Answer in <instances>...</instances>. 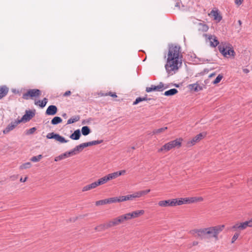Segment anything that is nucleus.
<instances>
[{"label":"nucleus","instance_id":"nucleus-1","mask_svg":"<svg viewBox=\"0 0 252 252\" xmlns=\"http://www.w3.org/2000/svg\"><path fill=\"white\" fill-rule=\"evenodd\" d=\"M183 55L179 45L171 44L169 46L165 68L169 76L176 74L181 67Z\"/></svg>","mask_w":252,"mask_h":252},{"label":"nucleus","instance_id":"nucleus-2","mask_svg":"<svg viewBox=\"0 0 252 252\" xmlns=\"http://www.w3.org/2000/svg\"><path fill=\"white\" fill-rule=\"evenodd\" d=\"M220 53L225 58H234L235 53L232 46L227 42H221L218 47Z\"/></svg>","mask_w":252,"mask_h":252},{"label":"nucleus","instance_id":"nucleus-3","mask_svg":"<svg viewBox=\"0 0 252 252\" xmlns=\"http://www.w3.org/2000/svg\"><path fill=\"white\" fill-rule=\"evenodd\" d=\"M224 224H220L216 226L205 227V235L212 236L216 240L218 239V236L224 228Z\"/></svg>","mask_w":252,"mask_h":252},{"label":"nucleus","instance_id":"nucleus-4","mask_svg":"<svg viewBox=\"0 0 252 252\" xmlns=\"http://www.w3.org/2000/svg\"><path fill=\"white\" fill-rule=\"evenodd\" d=\"M41 94V92L39 89H30L23 94L22 97L23 99L28 100L30 99H34L39 97Z\"/></svg>","mask_w":252,"mask_h":252},{"label":"nucleus","instance_id":"nucleus-5","mask_svg":"<svg viewBox=\"0 0 252 252\" xmlns=\"http://www.w3.org/2000/svg\"><path fill=\"white\" fill-rule=\"evenodd\" d=\"M248 227H252V218L244 222H237L232 226L231 228L235 231H241Z\"/></svg>","mask_w":252,"mask_h":252},{"label":"nucleus","instance_id":"nucleus-6","mask_svg":"<svg viewBox=\"0 0 252 252\" xmlns=\"http://www.w3.org/2000/svg\"><path fill=\"white\" fill-rule=\"evenodd\" d=\"M206 136L205 132L200 133L194 137L188 140L186 142L187 147H191L199 143Z\"/></svg>","mask_w":252,"mask_h":252},{"label":"nucleus","instance_id":"nucleus-7","mask_svg":"<svg viewBox=\"0 0 252 252\" xmlns=\"http://www.w3.org/2000/svg\"><path fill=\"white\" fill-rule=\"evenodd\" d=\"M150 191L151 190L150 189H148L134 192L132 194H128L126 195L127 200V201H133L136 198L141 197L147 194L150 192Z\"/></svg>","mask_w":252,"mask_h":252},{"label":"nucleus","instance_id":"nucleus-8","mask_svg":"<svg viewBox=\"0 0 252 252\" xmlns=\"http://www.w3.org/2000/svg\"><path fill=\"white\" fill-rule=\"evenodd\" d=\"M128 219V220L134 219L137 218H139L145 214V211L144 210H136L131 212L126 213Z\"/></svg>","mask_w":252,"mask_h":252},{"label":"nucleus","instance_id":"nucleus-9","mask_svg":"<svg viewBox=\"0 0 252 252\" xmlns=\"http://www.w3.org/2000/svg\"><path fill=\"white\" fill-rule=\"evenodd\" d=\"M203 198L201 196H194L184 198V204H193L203 201Z\"/></svg>","mask_w":252,"mask_h":252},{"label":"nucleus","instance_id":"nucleus-10","mask_svg":"<svg viewBox=\"0 0 252 252\" xmlns=\"http://www.w3.org/2000/svg\"><path fill=\"white\" fill-rule=\"evenodd\" d=\"M191 233L196 238L202 239L206 237L205 228L195 229L191 231Z\"/></svg>","mask_w":252,"mask_h":252},{"label":"nucleus","instance_id":"nucleus-11","mask_svg":"<svg viewBox=\"0 0 252 252\" xmlns=\"http://www.w3.org/2000/svg\"><path fill=\"white\" fill-rule=\"evenodd\" d=\"M158 205L159 207L161 208L174 207L173 199L160 200L158 202Z\"/></svg>","mask_w":252,"mask_h":252},{"label":"nucleus","instance_id":"nucleus-12","mask_svg":"<svg viewBox=\"0 0 252 252\" xmlns=\"http://www.w3.org/2000/svg\"><path fill=\"white\" fill-rule=\"evenodd\" d=\"M204 36L209 40L211 46L215 47L219 44V41L216 36L206 34H205Z\"/></svg>","mask_w":252,"mask_h":252},{"label":"nucleus","instance_id":"nucleus-13","mask_svg":"<svg viewBox=\"0 0 252 252\" xmlns=\"http://www.w3.org/2000/svg\"><path fill=\"white\" fill-rule=\"evenodd\" d=\"M126 171L125 170H122L120 171L114 172L113 173H109L107 174V176L108 177L109 180L111 181L114 179H116L118 177L124 175L126 174Z\"/></svg>","mask_w":252,"mask_h":252},{"label":"nucleus","instance_id":"nucleus-14","mask_svg":"<svg viewBox=\"0 0 252 252\" xmlns=\"http://www.w3.org/2000/svg\"><path fill=\"white\" fill-rule=\"evenodd\" d=\"M34 112L32 111H27L25 114L22 117L21 119H18L20 123L27 122L29 121L34 116Z\"/></svg>","mask_w":252,"mask_h":252},{"label":"nucleus","instance_id":"nucleus-15","mask_svg":"<svg viewBox=\"0 0 252 252\" xmlns=\"http://www.w3.org/2000/svg\"><path fill=\"white\" fill-rule=\"evenodd\" d=\"M173 146L170 141L166 143L162 146L158 150V153H165L173 149Z\"/></svg>","mask_w":252,"mask_h":252},{"label":"nucleus","instance_id":"nucleus-16","mask_svg":"<svg viewBox=\"0 0 252 252\" xmlns=\"http://www.w3.org/2000/svg\"><path fill=\"white\" fill-rule=\"evenodd\" d=\"M81 152V150L79 148V146H77L75 147L73 150H71L70 151L65 152L63 154V158H64L70 157L71 156L75 155L77 153Z\"/></svg>","mask_w":252,"mask_h":252},{"label":"nucleus","instance_id":"nucleus-17","mask_svg":"<svg viewBox=\"0 0 252 252\" xmlns=\"http://www.w3.org/2000/svg\"><path fill=\"white\" fill-rule=\"evenodd\" d=\"M20 122L19 120H15L14 122H11L8 126L3 130V133L6 134L10 131L13 130Z\"/></svg>","mask_w":252,"mask_h":252},{"label":"nucleus","instance_id":"nucleus-18","mask_svg":"<svg viewBox=\"0 0 252 252\" xmlns=\"http://www.w3.org/2000/svg\"><path fill=\"white\" fill-rule=\"evenodd\" d=\"M101 142H102V141L95 140V141H91V142H87V143H84L79 145L78 146L79 147V148H80L81 151H82L84 148H85L87 147L97 145V144L101 143Z\"/></svg>","mask_w":252,"mask_h":252},{"label":"nucleus","instance_id":"nucleus-19","mask_svg":"<svg viewBox=\"0 0 252 252\" xmlns=\"http://www.w3.org/2000/svg\"><path fill=\"white\" fill-rule=\"evenodd\" d=\"M118 225H119L118 223L117 219L116 217L109 220L104 224V226L106 228H109Z\"/></svg>","mask_w":252,"mask_h":252},{"label":"nucleus","instance_id":"nucleus-20","mask_svg":"<svg viewBox=\"0 0 252 252\" xmlns=\"http://www.w3.org/2000/svg\"><path fill=\"white\" fill-rule=\"evenodd\" d=\"M188 88L190 91L195 92L203 90L202 86H200V85L197 82H196V83L189 85L188 86Z\"/></svg>","mask_w":252,"mask_h":252},{"label":"nucleus","instance_id":"nucleus-21","mask_svg":"<svg viewBox=\"0 0 252 252\" xmlns=\"http://www.w3.org/2000/svg\"><path fill=\"white\" fill-rule=\"evenodd\" d=\"M183 139L182 138H176L175 140L170 141L171 144L172 145L173 149L177 148H180L182 146Z\"/></svg>","mask_w":252,"mask_h":252},{"label":"nucleus","instance_id":"nucleus-22","mask_svg":"<svg viewBox=\"0 0 252 252\" xmlns=\"http://www.w3.org/2000/svg\"><path fill=\"white\" fill-rule=\"evenodd\" d=\"M58 111L57 107L55 105H50L46 111V114L48 115H54Z\"/></svg>","mask_w":252,"mask_h":252},{"label":"nucleus","instance_id":"nucleus-23","mask_svg":"<svg viewBox=\"0 0 252 252\" xmlns=\"http://www.w3.org/2000/svg\"><path fill=\"white\" fill-rule=\"evenodd\" d=\"M97 187V185L96 183V182L95 181L93 183H92L90 184L84 186L82 189V192H86L89 190L94 189Z\"/></svg>","mask_w":252,"mask_h":252},{"label":"nucleus","instance_id":"nucleus-24","mask_svg":"<svg viewBox=\"0 0 252 252\" xmlns=\"http://www.w3.org/2000/svg\"><path fill=\"white\" fill-rule=\"evenodd\" d=\"M116 218L117 219V221L119 225L124 223L127 221H128V219L126 213L120 215Z\"/></svg>","mask_w":252,"mask_h":252},{"label":"nucleus","instance_id":"nucleus-25","mask_svg":"<svg viewBox=\"0 0 252 252\" xmlns=\"http://www.w3.org/2000/svg\"><path fill=\"white\" fill-rule=\"evenodd\" d=\"M209 15L212 16L214 19L218 22L222 19V17L218 10H212Z\"/></svg>","mask_w":252,"mask_h":252},{"label":"nucleus","instance_id":"nucleus-26","mask_svg":"<svg viewBox=\"0 0 252 252\" xmlns=\"http://www.w3.org/2000/svg\"><path fill=\"white\" fill-rule=\"evenodd\" d=\"M48 99L47 98H44L42 100H34V104L39 106L41 108L44 107L47 103Z\"/></svg>","mask_w":252,"mask_h":252},{"label":"nucleus","instance_id":"nucleus-27","mask_svg":"<svg viewBox=\"0 0 252 252\" xmlns=\"http://www.w3.org/2000/svg\"><path fill=\"white\" fill-rule=\"evenodd\" d=\"M109 181L108 177L106 175L99 179H98L96 182L97 187L102 185H103Z\"/></svg>","mask_w":252,"mask_h":252},{"label":"nucleus","instance_id":"nucleus-28","mask_svg":"<svg viewBox=\"0 0 252 252\" xmlns=\"http://www.w3.org/2000/svg\"><path fill=\"white\" fill-rule=\"evenodd\" d=\"M184 198H173V206L174 207L177 206H180L184 204Z\"/></svg>","mask_w":252,"mask_h":252},{"label":"nucleus","instance_id":"nucleus-29","mask_svg":"<svg viewBox=\"0 0 252 252\" xmlns=\"http://www.w3.org/2000/svg\"><path fill=\"white\" fill-rule=\"evenodd\" d=\"M8 92V88L5 86L0 87V99L5 96Z\"/></svg>","mask_w":252,"mask_h":252},{"label":"nucleus","instance_id":"nucleus-30","mask_svg":"<svg viewBox=\"0 0 252 252\" xmlns=\"http://www.w3.org/2000/svg\"><path fill=\"white\" fill-rule=\"evenodd\" d=\"M209 29L208 26L202 23H199L198 24V30L199 31L205 32H207Z\"/></svg>","mask_w":252,"mask_h":252},{"label":"nucleus","instance_id":"nucleus-31","mask_svg":"<svg viewBox=\"0 0 252 252\" xmlns=\"http://www.w3.org/2000/svg\"><path fill=\"white\" fill-rule=\"evenodd\" d=\"M178 91L176 89H172L167 91H165L164 93V95L165 96H172L175 95L178 93Z\"/></svg>","mask_w":252,"mask_h":252},{"label":"nucleus","instance_id":"nucleus-32","mask_svg":"<svg viewBox=\"0 0 252 252\" xmlns=\"http://www.w3.org/2000/svg\"><path fill=\"white\" fill-rule=\"evenodd\" d=\"M80 132L79 129L75 130L70 136V138L73 140H78L80 137Z\"/></svg>","mask_w":252,"mask_h":252},{"label":"nucleus","instance_id":"nucleus-33","mask_svg":"<svg viewBox=\"0 0 252 252\" xmlns=\"http://www.w3.org/2000/svg\"><path fill=\"white\" fill-rule=\"evenodd\" d=\"M32 167V163L30 162H27L26 163H24L22 164L19 166V169L20 170H24L26 169L30 168Z\"/></svg>","mask_w":252,"mask_h":252},{"label":"nucleus","instance_id":"nucleus-34","mask_svg":"<svg viewBox=\"0 0 252 252\" xmlns=\"http://www.w3.org/2000/svg\"><path fill=\"white\" fill-rule=\"evenodd\" d=\"M55 139L60 143H66L68 142L67 140H66L64 138L58 134H56L55 135Z\"/></svg>","mask_w":252,"mask_h":252},{"label":"nucleus","instance_id":"nucleus-35","mask_svg":"<svg viewBox=\"0 0 252 252\" xmlns=\"http://www.w3.org/2000/svg\"><path fill=\"white\" fill-rule=\"evenodd\" d=\"M157 91H162L163 90L168 88V86H165L163 83L160 82L158 85L156 86Z\"/></svg>","mask_w":252,"mask_h":252},{"label":"nucleus","instance_id":"nucleus-36","mask_svg":"<svg viewBox=\"0 0 252 252\" xmlns=\"http://www.w3.org/2000/svg\"><path fill=\"white\" fill-rule=\"evenodd\" d=\"M167 129V127H161V128H160L158 129H155L153 130V134H158L163 132Z\"/></svg>","mask_w":252,"mask_h":252},{"label":"nucleus","instance_id":"nucleus-37","mask_svg":"<svg viewBox=\"0 0 252 252\" xmlns=\"http://www.w3.org/2000/svg\"><path fill=\"white\" fill-rule=\"evenodd\" d=\"M79 119H80V117L79 116H76L74 117L71 118L69 119H68L67 121V124H71L74 123L78 121L79 120Z\"/></svg>","mask_w":252,"mask_h":252},{"label":"nucleus","instance_id":"nucleus-38","mask_svg":"<svg viewBox=\"0 0 252 252\" xmlns=\"http://www.w3.org/2000/svg\"><path fill=\"white\" fill-rule=\"evenodd\" d=\"M62 122V119L59 117H54L51 121V123L52 125H57L59 123H61Z\"/></svg>","mask_w":252,"mask_h":252},{"label":"nucleus","instance_id":"nucleus-39","mask_svg":"<svg viewBox=\"0 0 252 252\" xmlns=\"http://www.w3.org/2000/svg\"><path fill=\"white\" fill-rule=\"evenodd\" d=\"M82 133L84 135H87L90 133V129L87 126H83L82 128Z\"/></svg>","mask_w":252,"mask_h":252},{"label":"nucleus","instance_id":"nucleus-40","mask_svg":"<svg viewBox=\"0 0 252 252\" xmlns=\"http://www.w3.org/2000/svg\"><path fill=\"white\" fill-rule=\"evenodd\" d=\"M147 100H148V98H147V97H137L135 99V100L133 102V105H136V104H137L138 103H139V102H140L141 101H146Z\"/></svg>","mask_w":252,"mask_h":252},{"label":"nucleus","instance_id":"nucleus-41","mask_svg":"<svg viewBox=\"0 0 252 252\" xmlns=\"http://www.w3.org/2000/svg\"><path fill=\"white\" fill-rule=\"evenodd\" d=\"M107 203L108 204H111V203H115L118 202V198L117 197H110L107 198Z\"/></svg>","mask_w":252,"mask_h":252},{"label":"nucleus","instance_id":"nucleus-42","mask_svg":"<svg viewBox=\"0 0 252 252\" xmlns=\"http://www.w3.org/2000/svg\"><path fill=\"white\" fill-rule=\"evenodd\" d=\"M107 204V199L98 200L95 202V205L96 206H101Z\"/></svg>","mask_w":252,"mask_h":252},{"label":"nucleus","instance_id":"nucleus-43","mask_svg":"<svg viewBox=\"0 0 252 252\" xmlns=\"http://www.w3.org/2000/svg\"><path fill=\"white\" fill-rule=\"evenodd\" d=\"M42 158V156L41 155H39L37 156H34L31 158V160L32 162H38Z\"/></svg>","mask_w":252,"mask_h":252},{"label":"nucleus","instance_id":"nucleus-44","mask_svg":"<svg viewBox=\"0 0 252 252\" xmlns=\"http://www.w3.org/2000/svg\"><path fill=\"white\" fill-rule=\"evenodd\" d=\"M223 78V75L222 74H219L215 80L213 82V84H217L220 82Z\"/></svg>","mask_w":252,"mask_h":252},{"label":"nucleus","instance_id":"nucleus-45","mask_svg":"<svg viewBox=\"0 0 252 252\" xmlns=\"http://www.w3.org/2000/svg\"><path fill=\"white\" fill-rule=\"evenodd\" d=\"M118 202H122L127 201L126 195L117 197Z\"/></svg>","mask_w":252,"mask_h":252},{"label":"nucleus","instance_id":"nucleus-46","mask_svg":"<svg viewBox=\"0 0 252 252\" xmlns=\"http://www.w3.org/2000/svg\"><path fill=\"white\" fill-rule=\"evenodd\" d=\"M157 91L156 86L152 85L150 87H147L146 89V91L148 93L151 92L152 91Z\"/></svg>","mask_w":252,"mask_h":252},{"label":"nucleus","instance_id":"nucleus-47","mask_svg":"<svg viewBox=\"0 0 252 252\" xmlns=\"http://www.w3.org/2000/svg\"><path fill=\"white\" fill-rule=\"evenodd\" d=\"M56 134L54 133V132L49 133L46 137L48 139H55V135Z\"/></svg>","mask_w":252,"mask_h":252},{"label":"nucleus","instance_id":"nucleus-48","mask_svg":"<svg viewBox=\"0 0 252 252\" xmlns=\"http://www.w3.org/2000/svg\"><path fill=\"white\" fill-rule=\"evenodd\" d=\"M239 237V234L238 233H235L233 236L232 239H231V243H233Z\"/></svg>","mask_w":252,"mask_h":252},{"label":"nucleus","instance_id":"nucleus-49","mask_svg":"<svg viewBox=\"0 0 252 252\" xmlns=\"http://www.w3.org/2000/svg\"><path fill=\"white\" fill-rule=\"evenodd\" d=\"M36 130V128L35 127H32L30 129H29L27 132V134H32Z\"/></svg>","mask_w":252,"mask_h":252},{"label":"nucleus","instance_id":"nucleus-50","mask_svg":"<svg viewBox=\"0 0 252 252\" xmlns=\"http://www.w3.org/2000/svg\"><path fill=\"white\" fill-rule=\"evenodd\" d=\"M110 95L113 97H117V95H116V93H113L112 92H109L108 94H106V95Z\"/></svg>","mask_w":252,"mask_h":252},{"label":"nucleus","instance_id":"nucleus-51","mask_svg":"<svg viewBox=\"0 0 252 252\" xmlns=\"http://www.w3.org/2000/svg\"><path fill=\"white\" fill-rule=\"evenodd\" d=\"M243 1H244V0H235V3L236 5L239 6V5H240L242 3Z\"/></svg>","mask_w":252,"mask_h":252},{"label":"nucleus","instance_id":"nucleus-52","mask_svg":"<svg viewBox=\"0 0 252 252\" xmlns=\"http://www.w3.org/2000/svg\"><path fill=\"white\" fill-rule=\"evenodd\" d=\"M71 92L70 91H66L63 94V96H67L71 94Z\"/></svg>","mask_w":252,"mask_h":252},{"label":"nucleus","instance_id":"nucleus-53","mask_svg":"<svg viewBox=\"0 0 252 252\" xmlns=\"http://www.w3.org/2000/svg\"><path fill=\"white\" fill-rule=\"evenodd\" d=\"M27 179H28L27 177H26L24 178H23L22 177H21L20 179V181L22 183H25L27 181Z\"/></svg>","mask_w":252,"mask_h":252},{"label":"nucleus","instance_id":"nucleus-54","mask_svg":"<svg viewBox=\"0 0 252 252\" xmlns=\"http://www.w3.org/2000/svg\"><path fill=\"white\" fill-rule=\"evenodd\" d=\"M198 244H199L198 242H197L196 241H194L192 242V243H191L190 247H192V246H197L198 245Z\"/></svg>","mask_w":252,"mask_h":252},{"label":"nucleus","instance_id":"nucleus-55","mask_svg":"<svg viewBox=\"0 0 252 252\" xmlns=\"http://www.w3.org/2000/svg\"><path fill=\"white\" fill-rule=\"evenodd\" d=\"M243 71L246 74H247V73H248L250 72L249 70L248 69H247V68H244L243 69Z\"/></svg>","mask_w":252,"mask_h":252},{"label":"nucleus","instance_id":"nucleus-56","mask_svg":"<svg viewBox=\"0 0 252 252\" xmlns=\"http://www.w3.org/2000/svg\"><path fill=\"white\" fill-rule=\"evenodd\" d=\"M216 75V73H212L211 74H210L209 75V78H211L212 77H214V76Z\"/></svg>","mask_w":252,"mask_h":252},{"label":"nucleus","instance_id":"nucleus-57","mask_svg":"<svg viewBox=\"0 0 252 252\" xmlns=\"http://www.w3.org/2000/svg\"><path fill=\"white\" fill-rule=\"evenodd\" d=\"M59 157V158L60 159V160H62L63 159H64V158H63V154L60 155L58 156Z\"/></svg>","mask_w":252,"mask_h":252},{"label":"nucleus","instance_id":"nucleus-58","mask_svg":"<svg viewBox=\"0 0 252 252\" xmlns=\"http://www.w3.org/2000/svg\"><path fill=\"white\" fill-rule=\"evenodd\" d=\"M58 160H60V159L59 158V157H57L56 158H55V161H57Z\"/></svg>","mask_w":252,"mask_h":252},{"label":"nucleus","instance_id":"nucleus-59","mask_svg":"<svg viewBox=\"0 0 252 252\" xmlns=\"http://www.w3.org/2000/svg\"><path fill=\"white\" fill-rule=\"evenodd\" d=\"M66 114H63V117H65V116H66Z\"/></svg>","mask_w":252,"mask_h":252},{"label":"nucleus","instance_id":"nucleus-60","mask_svg":"<svg viewBox=\"0 0 252 252\" xmlns=\"http://www.w3.org/2000/svg\"><path fill=\"white\" fill-rule=\"evenodd\" d=\"M252 182V177L250 179Z\"/></svg>","mask_w":252,"mask_h":252}]
</instances>
